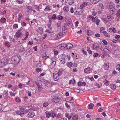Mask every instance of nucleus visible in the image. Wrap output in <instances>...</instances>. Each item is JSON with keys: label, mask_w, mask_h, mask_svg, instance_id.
I'll return each mask as SVG.
<instances>
[{"label": "nucleus", "mask_w": 120, "mask_h": 120, "mask_svg": "<svg viewBox=\"0 0 120 120\" xmlns=\"http://www.w3.org/2000/svg\"><path fill=\"white\" fill-rule=\"evenodd\" d=\"M21 57L19 55H18L12 56V59L14 60V62L16 65L17 64L20 60Z\"/></svg>", "instance_id": "nucleus-1"}, {"label": "nucleus", "mask_w": 120, "mask_h": 120, "mask_svg": "<svg viewBox=\"0 0 120 120\" xmlns=\"http://www.w3.org/2000/svg\"><path fill=\"white\" fill-rule=\"evenodd\" d=\"M45 113L46 114V117L48 118L50 117L54 118L56 116V114L53 112L46 111L45 112Z\"/></svg>", "instance_id": "nucleus-2"}, {"label": "nucleus", "mask_w": 120, "mask_h": 120, "mask_svg": "<svg viewBox=\"0 0 120 120\" xmlns=\"http://www.w3.org/2000/svg\"><path fill=\"white\" fill-rule=\"evenodd\" d=\"M109 8L110 13L112 15H115L116 14V10L114 8V6L112 5H110Z\"/></svg>", "instance_id": "nucleus-3"}, {"label": "nucleus", "mask_w": 120, "mask_h": 120, "mask_svg": "<svg viewBox=\"0 0 120 120\" xmlns=\"http://www.w3.org/2000/svg\"><path fill=\"white\" fill-rule=\"evenodd\" d=\"M60 56L61 57L60 58V60L61 63L62 64H64L65 62V55L64 54H62L60 55Z\"/></svg>", "instance_id": "nucleus-4"}, {"label": "nucleus", "mask_w": 120, "mask_h": 120, "mask_svg": "<svg viewBox=\"0 0 120 120\" xmlns=\"http://www.w3.org/2000/svg\"><path fill=\"white\" fill-rule=\"evenodd\" d=\"M54 79L55 81H57L59 79V74L58 73H54L53 74Z\"/></svg>", "instance_id": "nucleus-5"}, {"label": "nucleus", "mask_w": 120, "mask_h": 120, "mask_svg": "<svg viewBox=\"0 0 120 120\" xmlns=\"http://www.w3.org/2000/svg\"><path fill=\"white\" fill-rule=\"evenodd\" d=\"M21 30V29L19 30L16 33L15 36L17 38H20L21 37L22 34Z\"/></svg>", "instance_id": "nucleus-6"}, {"label": "nucleus", "mask_w": 120, "mask_h": 120, "mask_svg": "<svg viewBox=\"0 0 120 120\" xmlns=\"http://www.w3.org/2000/svg\"><path fill=\"white\" fill-rule=\"evenodd\" d=\"M64 28L65 29V27H64ZM62 32L59 33L60 34V35H61L62 37L65 35L67 32V29H64L63 28H62Z\"/></svg>", "instance_id": "nucleus-7"}, {"label": "nucleus", "mask_w": 120, "mask_h": 120, "mask_svg": "<svg viewBox=\"0 0 120 120\" xmlns=\"http://www.w3.org/2000/svg\"><path fill=\"white\" fill-rule=\"evenodd\" d=\"M66 22L67 24L69 26V25L71 24L72 22L70 18H68L66 19Z\"/></svg>", "instance_id": "nucleus-8"}, {"label": "nucleus", "mask_w": 120, "mask_h": 120, "mask_svg": "<svg viewBox=\"0 0 120 120\" xmlns=\"http://www.w3.org/2000/svg\"><path fill=\"white\" fill-rule=\"evenodd\" d=\"M93 47L92 48V50H97L98 49V45L97 43H94V44H93Z\"/></svg>", "instance_id": "nucleus-9"}, {"label": "nucleus", "mask_w": 120, "mask_h": 120, "mask_svg": "<svg viewBox=\"0 0 120 120\" xmlns=\"http://www.w3.org/2000/svg\"><path fill=\"white\" fill-rule=\"evenodd\" d=\"M84 71L85 73H90V71H92V69L88 67L85 68Z\"/></svg>", "instance_id": "nucleus-10"}, {"label": "nucleus", "mask_w": 120, "mask_h": 120, "mask_svg": "<svg viewBox=\"0 0 120 120\" xmlns=\"http://www.w3.org/2000/svg\"><path fill=\"white\" fill-rule=\"evenodd\" d=\"M74 0H65V2L68 5L72 4L74 2Z\"/></svg>", "instance_id": "nucleus-11"}, {"label": "nucleus", "mask_w": 120, "mask_h": 120, "mask_svg": "<svg viewBox=\"0 0 120 120\" xmlns=\"http://www.w3.org/2000/svg\"><path fill=\"white\" fill-rule=\"evenodd\" d=\"M36 84L37 86H38V87L39 88V89H41V86L42 85L41 83V82L40 81H38L37 82H36Z\"/></svg>", "instance_id": "nucleus-12"}, {"label": "nucleus", "mask_w": 120, "mask_h": 120, "mask_svg": "<svg viewBox=\"0 0 120 120\" xmlns=\"http://www.w3.org/2000/svg\"><path fill=\"white\" fill-rule=\"evenodd\" d=\"M51 60L52 61L51 64L54 67L56 64V60L55 58H52Z\"/></svg>", "instance_id": "nucleus-13"}, {"label": "nucleus", "mask_w": 120, "mask_h": 120, "mask_svg": "<svg viewBox=\"0 0 120 120\" xmlns=\"http://www.w3.org/2000/svg\"><path fill=\"white\" fill-rule=\"evenodd\" d=\"M35 115V113L32 112H29L28 114V116L29 117L32 118Z\"/></svg>", "instance_id": "nucleus-14"}, {"label": "nucleus", "mask_w": 120, "mask_h": 120, "mask_svg": "<svg viewBox=\"0 0 120 120\" xmlns=\"http://www.w3.org/2000/svg\"><path fill=\"white\" fill-rule=\"evenodd\" d=\"M86 85V83L85 82H82L81 81L79 82L78 83V86H85Z\"/></svg>", "instance_id": "nucleus-15"}, {"label": "nucleus", "mask_w": 120, "mask_h": 120, "mask_svg": "<svg viewBox=\"0 0 120 120\" xmlns=\"http://www.w3.org/2000/svg\"><path fill=\"white\" fill-rule=\"evenodd\" d=\"M43 29L42 27H40L37 30V31L40 34H42L43 32Z\"/></svg>", "instance_id": "nucleus-16"}, {"label": "nucleus", "mask_w": 120, "mask_h": 120, "mask_svg": "<svg viewBox=\"0 0 120 120\" xmlns=\"http://www.w3.org/2000/svg\"><path fill=\"white\" fill-rule=\"evenodd\" d=\"M73 46V45L71 43H68L66 44V48L67 49H69L71 48Z\"/></svg>", "instance_id": "nucleus-17"}, {"label": "nucleus", "mask_w": 120, "mask_h": 120, "mask_svg": "<svg viewBox=\"0 0 120 120\" xmlns=\"http://www.w3.org/2000/svg\"><path fill=\"white\" fill-rule=\"evenodd\" d=\"M59 99L58 97L54 98L52 100V101L53 102H59Z\"/></svg>", "instance_id": "nucleus-18"}, {"label": "nucleus", "mask_w": 120, "mask_h": 120, "mask_svg": "<svg viewBox=\"0 0 120 120\" xmlns=\"http://www.w3.org/2000/svg\"><path fill=\"white\" fill-rule=\"evenodd\" d=\"M51 6L49 5H48L46 6L45 9H44V11H46L49 12L51 10Z\"/></svg>", "instance_id": "nucleus-19"}, {"label": "nucleus", "mask_w": 120, "mask_h": 120, "mask_svg": "<svg viewBox=\"0 0 120 120\" xmlns=\"http://www.w3.org/2000/svg\"><path fill=\"white\" fill-rule=\"evenodd\" d=\"M69 7L67 6H65L64 7L63 9L64 11L66 12H68L69 11Z\"/></svg>", "instance_id": "nucleus-20"}, {"label": "nucleus", "mask_w": 120, "mask_h": 120, "mask_svg": "<svg viewBox=\"0 0 120 120\" xmlns=\"http://www.w3.org/2000/svg\"><path fill=\"white\" fill-rule=\"evenodd\" d=\"M73 120H78V117L77 115L76 114L74 115L72 117Z\"/></svg>", "instance_id": "nucleus-21"}, {"label": "nucleus", "mask_w": 120, "mask_h": 120, "mask_svg": "<svg viewBox=\"0 0 120 120\" xmlns=\"http://www.w3.org/2000/svg\"><path fill=\"white\" fill-rule=\"evenodd\" d=\"M87 5V3L86 2H84V3L82 4L80 6L81 8V9H82L83 8L86 6Z\"/></svg>", "instance_id": "nucleus-22"}, {"label": "nucleus", "mask_w": 120, "mask_h": 120, "mask_svg": "<svg viewBox=\"0 0 120 120\" xmlns=\"http://www.w3.org/2000/svg\"><path fill=\"white\" fill-rule=\"evenodd\" d=\"M94 106V104L92 103H91L88 105V107L89 109H92L93 108Z\"/></svg>", "instance_id": "nucleus-23"}, {"label": "nucleus", "mask_w": 120, "mask_h": 120, "mask_svg": "<svg viewBox=\"0 0 120 120\" xmlns=\"http://www.w3.org/2000/svg\"><path fill=\"white\" fill-rule=\"evenodd\" d=\"M24 109L23 108H20L19 110H18L16 111V114L18 115H20V116H21V114H20V112H21V110H23Z\"/></svg>", "instance_id": "nucleus-24"}, {"label": "nucleus", "mask_w": 120, "mask_h": 120, "mask_svg": "<svg viewBox=\"0 0 120 120\" xmlns=\"http://www.w3.org/2000/svg\"><path fill=\"white\" fill-rule=\"evenodd\" d=\"M90 2L93 4H94L97 3L99 1V0H90Z\"/></svg>", "instance_id": "nucleus-25"}, {"label": "nucleus", "mask_w": 120, "mask_h": 120, "mask_svg": "<svg viewBox=\"0 0 120 120\" xmlns=\"http://www.w3.org/2000/svg\"><path fill=\"white\" fill-rule=\"evenodd\" d=\"M103 82L104 84L106 86H108L109 84V81L106 79L103 81Z\"/></svg>", "instance_id": "nucleus-26"}, {"label": "nucleus", "mask_w": 120, "mask_h": 120, "mask_svg": "<svg viewBox=\"0 0 120 120\" xmlns=\"http://www.w3.org/2000/svg\"><path fill=\"white\" fill-rule=\"evenodd\" d=\"M61 22L60 21H59L56 23V26L58 28L60 27L61 25Z\"/></svg>", "instance_id": "nucleus-27"}, {"label": "nucleus", "mask_w": 120, "mask_h": 120, "mask_svg": "<svg viewBox=\"0 0 120 120\" xmlns=\"http://www.w3.org/2000/svg\"><path fill=\"white\" fill-rule=\"evenodd\" d=\"M72 63L71 62H69L67 64V66L70 68L71 67H72Z\"/></svg>", "instance_id": "nucleus-28"}, {"label": "nucleus", "mask_w": 120, "mask_h": 120, "mask_svg": "<svg viewBox=\"0 0 120 120\" xmlns=\"http://www.w3.org/2000/svg\"><path fill=\"white\" fill-rule=\"evenodd\" d=\"M98 17L96 16L94 17H93L92 19V20L93 22H95L96 21V20H98Z\"/></svg>", "instance_id": "nucleus-29"}, {"label": "nucleus", "mask_w": 120, "mask_h": 120, "mask_svg": "<svg viewBox=\"0 0 120 120\" xmlns=\"http://www.w3.org/2000/svg\"><path fill=\"white\" fill-rule=\"evenodd\" d=\"M34 7L35 9L37 10L38 11H39L40 9L41 8L39 6L37 5H35Z\"/></svg>", "instance_id": "nucleus-30"}, {"label": "nucleus", "mask_w": 120, "mask_h": 120, "mask_svg": "<svg viewBox=\"0 0 120 120\" xmlns=\"http://www.w3.org/2000/svg\"><path fill=\"white\" fill-rule=\"evenodd\" d=\"M110 87L111 89L113 90H114L116 88V86L115 85L111 84L110 85Z\"/></svg>", "instance_id": "nucleus-31"}, {"label": "nucleus", "mask_w": 120, "mask_h": 120, "mask_svg": "<svg viewBox=\"0 0 120 120\" xmlns=\"http://www.w3.org/2000/svg\"><path fill=\"white\" fill-rule=\"evenodd\" d=\"M87 33L88 36H90L92 34V33L91 30H88L87 31Z\"/></svg>", "instance_id": "nucleus-32"}, {"label": "nucleus", "mask_w": 120, "mask_h": 120, "mask_svg": "<svg viewBox=\"0 0 120 120\" xmlns=\"http://www.w3.org/2000/svg\"><path fill=\"white\" fill-rule=\"evenodd\" d=\"M105 28L104 27H102L100 29V33H104V32L105 31Z\"/></svg>", "instance_id": "nucleus-33"}, {"label": "nucleus", "mask_w": 120, "mask_h": 120, "mask_svg": "<svg viewBox=\"0 0 120 120\" xmlns=\"http://www.w3.org/2000/svg\"><path fill=\"white\" fill-rule=\"evenodd\" d=\"M116 86L118 87L120 86V80H117L116 83Z\"/></svg>", "instance_id": "nucleus-34"}, {"label": "nucleus", "mask_w": 120, "mask_h": 120, "mask_svg": "<svg viewBox=\"0 0 120 120\" xmlns=\"http://www.w3.org/2000/svg\"><path fill=\"white\" fill-rule=\"evenodd\" d=\"M104 69L105 70H106L107 69L109 68V66L108 65H107V64L106 63H105L104 65Z\"/></svg>", "instance_id": "nucleus-35"}, {"label": "nucleus", "mask_w": 120, "mask_h": 120, "mask_svg": "<svg viewBox=\"0 0 120 120\" xmlns=\"http://www.w3.org/2000/svg\"><path fill=\"white\" fill-rule=\"evenodd\" d=\"M43 105L44 107L47 106L49 105V104L47 102H45L43 103Z\"/></svg>", "instance_id": "nucleus-36"}, {"label": "nucleus", "mask_w": 120, "mask_h": 120, "mask_svg": "<svg viewBox=\"0 0 120 120\" xmlns=\"http://www.w3.org/2000/svg\"><path fill=\"white\" fill-rule=\"evenodd\" d=\"M66 43H62L60 45L61 47H64V48L65 47H66Z\"/></svg>", "instance_id": "nucleus-37"}, {"label": "nucleus", "mask_w": 120, "mask_h": 120, "mask_svg": "<svg viewBox=\"0 0 120 120\" xmlns=\"http://www.w3.org/2000/svg\"><path fill=\"white\" fill-rule=\"evenodd\" d=\"M51 18L53 19V20L56 19H57V17L56 15L55 14L52 15L51 17Z\"/></svg>", "instance_id": "nucleus-38"}, {"label": "nucleus", "mask_w": 120, "mask_h": 120, "mask_svg": "<svg viewBox=\"0 0 120 120\" xmlns=\"http://www.w3.org/2000/svg\"><path fill=\"white\" fill-rule=\"evenodd\" d=\"M105 37H110V35L108 34V33L106 31H105L103 33Z\"/></svg>", "instance_id": "nucleus-39"}, {"label": "nucleus", "mask_w": 120, "mask_h": 120, "mask_svg": "<svg viewBox=\"0 0 120 120\" xmlns=\"http://www.w3.org/2000/svg\"><path fill=\"white\" fill-rule=\"evenodd\" d=\"M16 1L17 3L20 4H22L23 2V0H16Z\"/></svg>", "instance_id": "nucleus-40"}, {"label": "nucleus", "mask_w": 120, "mask_h": 120, "mask_svg": "<svg viewBox=\"0 0 120 120\" xmlns=\"http://www.w3.org/2000/svg\"><path fill=\"white\" fill-rule=\"evenodd\" d=\"M14 29H16L18 28V24H14L13 26Z\"/></svg>", "instance_id": "nucleus-41"}, {"label": "nucleus", "mask_w": 120, "mask_h": 120, "mask_svg": "<svg viewBox=\"0 0 120 120\" xmlns=\"http://www.w3.org/2000/svg\"><path fill=\"white\" fill-rule=\"evenodd\" d=\"M6 20V19L5 18H2L0 20V22L4 23L5 21Z\"/></svg>", "instance_id": "nucleus-42"}, {"label": "nucleus", "mask_w": 120, "mask_h": 120, "mask_svg": "<svg viewBox=\"0 0 120 120\" xmlns=\"http://www.w3.org/2000/svg\"><path fill=\"white\" fill-rule=\"evenodd\" d=\"M20 50L21 51H23L24 50V48L21 45L19 48Z\"/></svg>", "instance_id": "nucleus-43"}, {"label": "nucleus", "mask_w": 120, "mask_h": 120, "mask_svg": "<svg viewBox=\"0 0 120 120\" xmlns=\"http://www.w3.org/2000/svg\"><path fill=\"white\" fill-rule=\"evenodd\" d=\"M76 8H75L74 9V8L73 7H71L70 9V12L71 13H73L74 12V10H75Z\"/></svg>", "instance_id": "nucleus-44"}, {"label": "nucleus", "mask_w": 120, "mask_h": 120, "mask_svg": "<svg viewBox=\"0 0 120 120\" xmlns=\"http://www.w3.org/2000/svg\"><path fill=\"white\" fill-rule=\"evenodd\" d=\"M73 91L75 92L78 93L79 92L80 90L79 89H73Z\"/></svg>", "instance_id": "nucleus-45"}, {"label": "nucleus", "mask_w": 120, "mask_h": 120, "mask_svg": "<svg viewBox=\"0 0 120 120\" xmlns=\"http://www.w3.org/2000/svg\"><path fill=\"white\" fill-rule=\"evenodd\" d=\"M9 38L10 39V40L11 41V42L12 41L13 42L14 41V39L12 37H9Z\"/></svg>", "instance_id": "nucleus-46"}, {"label": "nucleus", "mask_w": 120, "mask_h": 120, "mask_svg": "<svg viewBox=\"0 0 120 120\" xmlns=\"http://www.w3.org/2000/svg\"><path fill=\"white\" fill-rule=\"evenodd\" d=\"M116 15L117 16L120 15V9H119L117 11Z\"/></svg>", "instance_id": "nucleus-47"}, {"label": "nucleus", "mask_w": 120, "mask_h": 120, "mask_svg": "<svg viewBox=\"0 0 120 120\" xmlns=\"http://www.w3.org/2000/svg\"><path fill=\"white\" fill-rule=\"evenodd\" d=\"M4 45L5 46H7L8 47H9L10 46V43L8 42H6L5 43Z\"/></svg>", "instance_id": "nucleus-48"}, {"label": "nucleus", "mask_w": 120, "mask_h": 120, "mask_svg": "<svg viewBox=\"0 0 120 120\" xmlns=\"http://www.w3.org/2000/svg\"><path fill=\"white\" fill-rule=\"evenodd\" d=\"M102 41L104 43L105 45H107L108 44V42L105 40H102Z\"/></svg>", "instance_id": "nucleus-49"}, {"label": "nucleus", "mask_w": 120, "mask_h": 120, "mask_svg": "<svg viewBox=\"0 0 120 120\" xmlns=\"http://www.w3.org/2000/svg\"><path fill=\"white\" fill-rule=\"evenodd\" d=\"M73 82L72 80H70L69 82V84H70L71 83L73 84H74V83L75 81V80L74 79L73 80Z\"/></svg>", "instance_id": "nucleus-50"}, {"label": "nucleus", "mask_w": 120, "mask_h": 120, "mask_svg": "<svg viewBox=\"0 0 120 120\" xmlns=\"http://www.w3.org/2000/svg\"><path fill=\"white\" fill-rule=\"evenodd\" d=\"M36 70L37 71L38 73L42 71L41 69L40 68H37Z\"/></svg>", "instance_id": "nucleus-51"}, {"label": "nucleus", "mask_w": 120, "mask_h": 120, "mask_svg": "<svg viewBox=\"0 0 120 120\" xmlns=\"http://www.w3.org/2000/svg\"><path fill=\"white\" fill-rule=\"evenodd\" d=\"M116 68L117 70L120 69V65L118 64L116 66Z\"/></svg>", "instance_id": "nucleus-52"}, {"label": "nucleus", "mask_w": 120, "mask_h": 120, "mask_svg": "<svg viewBox=\"0 0 120 120\" xmlns=\"http://www.w3.org/2000/svg\"><path fill=\"white\" fill-rule=\"evenodd\" d=\"M98 54L97 53H96L94 54L93 56L94 57H96L98 56Z\"/></svg>", "instance_id": "nucleus-53"}, {"label": "nucleus", "mask_w": 120, "mask_h": 120, "mask_svg": "<svg viewBox=\"0 0 120 120\" xmlns=\"http://www.w3.org/2000/svg\"><path fill=\"white\" fill-rule=\"evenodd\" d=\"M15 99L17 102H20L21 100L18 98H16Z\"/></svg>", "instance_id": "nucleus-54"}, {"label": "nucleus", "mask_w": 120, "mask_h": 120, "mask_svg": "<svg viewBox=\"0 0 120 120\" xmlns=\"http://www.w3.org/2000/svg\"><path fill=\"white\" fill-rule=\"evenodd\" d=\"M58 19H59L60 20H61L62 19L63 17L62 16L59 15L57 18Z\"/></svg>", "instance_id": "nucleus-55"}, {"label": "nucleus", "mask_w": 120, "mask_h": 120, "mask_svg": "<svg viewBox=\"0 0 120 120\" xmlns=\"http://www.w3.org/2000/svg\"><path fill=\"white\" fill-rule=\"evenodd\" d=\"M100 22V20L98 19V20H96V21H95V23L97 25H98L99 24V23Z\"/></svg>", "instance_id": "nucleus-56"}, {"label": "nucleus", "mask_w": 120, "mask_h": 120, "mask_svg": "<svg viewBox=\"0 0 120 120\" xmlns=\"http://www.w3.org/2000/svg\"><path fill=\"white\" fill-rule=\"evenodd\" d=\"M53 19L52 18H49V23L51 24H52V21Z\"/></svg>", "instance_id": "nucleus-57"}, {"label": "nucleus", "mask_w": 120, "mask_h": 120, "mask_svg": "<svg viewBox=\"0 0 120 120\" xmlns=\"http://www.w3.org/2000/svg\"><path fill=\"white\" fill-rule=\"evenodd\" d=\"M100 34L98 33L96 34L95 36L97 37H99L100 36Z\"/></svg>", "instance_id": "nucleus-58"}, {"label": "nucleus", "mask_w": 120, "mask_h": 120, "mask_svg": "<svg viewBox=\"0 0 120 120\" xmlns=\"http://www.w3.org/2000/svg\"><path fill=\"white\" fill-rule=\"evenodd\" d=\"M96 85L99 88H100L101 86V83H100V84H96Z\"/></svg>", "instance_id": "nucleus-59"}, {"label": "nucleus", "mask_w": 120, "mask_h": 120, "mask_svg": "<svg viewBox=\"0 0 120 120\" xmlns=\"http://www.w3.org/2000/svg\"><path fill=\"white\" fill-rule=\"evenodd\" d=\"M57 37L58 38H60L61 37H62L61 35H60V34L59 33L57 35Z\"/></svg>", "instance_id": "nucleus-60"}, {"label": "nucleus", "mask_w": 120, "mask_h": 120, "mask_svg": "<svg viewBox=\"0 0 120 120\" xmlns=\"http://www.w3.org/2000/svg\"><path fill=\"white\" fill-rule=\"evenodd\" d=\"M74 14L77 15H79L80 14V13H78V11L77 10L75 11L74 13Z\"/></svg>", "instance_id": "nucleus-61"}, {"label": "nucleus", "mask_w": 120, "mask_h": 120, "mask_svg": "<svg viewBox=\"0 0 120 120\" xmlns=\"http://www.w3.org/2000/svg\"><path fill=\"white\" fill-rule=\"evenodd\" d=\"M65 105L68 108H70V105H68V104H67V103H65Z\"/></svg>", "instance_id": "nucleus-62"}, {"label": "nucleus", "mask_w": 120, "mask_h": 120, "mask_svg": "<svg viewBox=\"0 0 120 120\" xmlns=\"http://www.w3.org/2000/svg\"><path fill=\"white\" fill-rule=\"evenodd\" d=\"M46 53H45V54H43V55L42 56V58L44 59L46 57Z\"/></svg>", "instance_id": "nucleus-63"}, {"label": "nucleus", "mask_w": 120, "mask_h": 120, "mask_svg": "<svg viewBox=\"0 0 120 120\" xmlns=\"http://www.w3.org/2000/svg\"><path fill=\"white\" fill-rule=\"evenodd\" d=\"M79 22L78 21H76L75 22V24L76 26H78V25L79 24Z\"/></svg>", "instance_id": "nucleus-64"}]
</instances>
